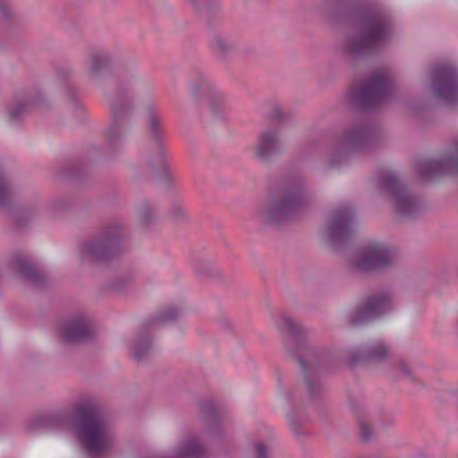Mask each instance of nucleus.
Here are the masks:
<instances>
[{"label":"nucleus","instance_id":"23","mask_svg":"<svg viewBox=\"0 0 458 458\" xmlns=\"http://www.w3.org/2000/svg\"><path fill=\"white\" fill-rule=\"evenodd\" d=\"M72 72L67 68H58L55 72V77L64 82V90L68 103L72 106L75 114L81 117L83 108L77 96L75 88L69 81H66L71 76Z\"/></svg>","mask_w":458,"mask_h":458},{"label":"nucleus","instance_id":"11","mask_svg":"<svg viewBox=\"0 0 458 458\" xmlns=\"http://www.w3.org/2000/svg\"><path fill=\"white\" fill-rule=\"evenodd\" d=\"M391 81L386 72H372L366 81L351 94L355 108L362 111L380 107L390 97Z\"/></svg>","mask_w":458,"mask_h":458},{"label":"nucleus","instance_id":"18","mask_svg":"<svg viewBox=\"0 0 458 458\" xmlns=\"http://www.w3.org/2000/svg\"><path fill=\"white\" fill-rule=\"evenodd\" d=\"M63 342L69 344L89 341L94 336L90 319L84 314H75L62 321L58 327Z\"/></svg>","mask_w":458,"mask_h":458},{"label":"nucleus","instance_id":"39","mask_svg":"<svg viewBox=\"0 0 458 458\" xmlns=\"http://www.w3.org/2000/svg\"><path fill=\"white\" fill-rule=\"evenodd\" d=\"M397 369L403 373V377L411 383L417 384L415 377L412 375L410 366L404 360H399L396 364Z\"/></svg>","mask_w":458,"mask_h":458},{"label":"nucleus","instance_id":"4","mask_svg":"<svg viewBox=\"0 0 458 458\" xmlns=\"http://www.w3.org/2000/svg\"><path fill=\"white\" fill-rule=\"evenodd\" d=\"M73 425L89 454H101L109 448L104 419L99 409L89 402L76 405L73 411L56 409L41 412L33 418L30 429L68 430Z\"/></svg>","mask_w":458,"mask_h":458},{"label":"nucleus","instance_id":"5","mask_svg":"<svg viewBox=\"0 0 458 458\" xmlns=\"http://www.w3.org/2000/svg\"><path fill=\"white\" fill-rule=\"evenodd\" d=\"M309 194L297 174L282 177L257 210L258 220L278 225L293 219L309 205Z\"/></svg>","mask_w":458,"mask_h":458},{"label":"nucleus","instance_id":"13","mask_svg":"<svg viewBox=\"0 0 458 458\" xmlns=\"http://www.w3.org/2000/svg\"><path fill=\"white\" fill-rule=\"evenodd\" d=\"M430 87L437 98L448 106H457L458 68L449 63L436 65L431 71Z\"/></svg>","mask_w":458,"mask_h":458},{"label":"nucleus","instance_id":"36","mask_svg":"<svg viewBox=\"0 0 458 458\" xmlns=\"http://www.w3.org/2000/svg\"><path fill=\"white\" fill-rule=\"evenodd\" d=\"M170 217L174 222H183L186 221L188 217V213L185 208L179 202H174L172 204L170 208Z\"/></svg>","mask_w":458,"mask_h":458},{"label":"nucleus","instance_id":"22","mask_svg":"<svg viewBox=\"0 0 458 458\" xmlns=\"http://www.w3.org/2000/svg\"><path fill=\"white\" fill-rule=\"evenodd\" d=\"M199 412L203 420L207 422L210 434L215 438L224 437L222 431V422L218 417L216 406L212 400H204L199 403Z\"/></svg>","mask_w":458,"mask_h":458},{"label":"nucleus","instance_id":"16","mask_svg":"<svg viewBox=\"0 0 458 458\" xmlns=\"http://www.w3.org/2000/svg\"><path fill=\"white\" fill-rule=\"evenodd\" d=\"M282 127L272 125L261 131L253 146V157L261 164L273 163L283 152Z\"/></svg>","mask_w":458,"mask_h":458},{"label":"nucleus","instance_id":"42","mask_svg":"<svg viewBox=\"0 0 458 458\" xmlns=\"http://www.w3.org/2000/svg\"><path fill=\"white\" fill-rule=\"evenodd\" d=\"M0 16L3 19H10L12 17V11L7 0H0Z\"/></svg>","mask_w":458,"mask_h":458},{"label":"nucleus","instance_id":"26","mask_svg":"<svg viewBox=\"0 0 458 458\" xmlns=\"http://www.w3.org/2000/svg\"><path fill=\"white\" fill-rule=\"evenodd\" d=\"M213 53L222 60L227 59L235 49V44L230 38L220 33H214L209 38Z\"/></svg>","mask_w":458,"mask_h":458},{"label":"nucleus","instance_id":"6","mask_svg":"<svg viewBox=\"0 0 458 458\" xmlns=\"http://www.w3.org/2000/svg\"><path fill=\"white\" fill-rule=\"evenodd\" d=\"M145 130L148 141L152 145L140 149L148 176L164 186H171L175 179L167 167L164 151L165 131L161 114L151 105L146 107Z\"/></svg>","mask_w":458,"mask_h":458},{"label":"nucleus","instance_id":"1","mask_svg":"<svg viewBox=\"0 0 458 458\" xmlns=\"http://www.w3.org/2000/svg\"><path fill=\"white\" fill-rule=\"evenodd\" d=\"M278 327L289 335L284 339V349L299 363L306 394L312 403H318L327 391L320 376L336 367L338 360L328 350L311 345L308 340L310 330L291 317L282 315Z\"/></svg>","mask_w":458,"mask_h":458},{"label":"nucleus","instance_id":"27","mask_svg":"<svg viewBox=\"0 0 458 458\" xmlns=\"http://www.w3.org/2000/svg\"><path fill=\"white\" fill-rule=\"evenodd\" d=\"M137 211L139 222L143 227H150L157 223L159 209L156 203L143 200L138 205Z\"/></svg>","mask_w":458,"mask_h":458},{"label":"nucleus","instance_id":"28","mask_svg":"<svg viewBox=\"0 0 458 458\" xmlns=\"http://www.w3.org/2000/svg\"><path fill=\"white\" fill-rule=\"evenodd\" d=\"M284 397L291 407V411L286 414L290 429L296 436L301 435L304 433L302 424L306 419L299 416V410L295 405L293 394L289 391H284Z\"/></svg>","mask_w":458,"mask_h":458},{"label":"nucleus","instance_id":"38","mask_svg":"<svg viewBox=\"0 0 458 458\" xmlns=\"http://www.w3.org/2000/svg\"><path fill=\"white\" fill-rule=\"evenodd\" d=\"M255 458H272L271 448L264 442L257 441L253 444Z\"/></svg>","mask_w":458,"mask_h":458},{"label":"nucleus","instance_id":"25","mask_svg":"<svg viewBox=\"0 0 458 458\" xmlns=\"http://www.w3.org/2000/svg\"><path fill=\"white\" fill-rule=\"evenodd\" d=\"M191 93L197 101L207 98L216 88L211 80L202 72H197L190 80Z\"/></svg>","mask_w":458,"mask_h":458},{"label":"nucleus","instance_id":"12","mask_svg":"<svg viewBox=\"0 0 458 458\" xmlns=\"http://www.w3.org/2000/svg\"><path fill=\"white\" fill-rule=\"evenodd\" d=\"M183 314V309L169 305L163 308L157 316L145 320L141 325L140 332L135 338L131 345L132 356L135 361L141 362L146 360L152 352V343L149 336V330L158 323H169L176 321Z\"/></svg>","mask_w":458,"mask_h":458},{"label":"nucleus","instance_id":"41","mask_svg":"<svg viewBox=\"0 0 458 458\" xmlns=\"http://www.w3.org/2000/svg\"><path fill=\"white\" fill-rule=\"evenodd\" d=\"M269 118L273 121L284 122L287 120V114L280 106H275L269 114Z\"/></svg>","mask_w":458,"mask_h":458},{"label":"nucleus","instance_id":"29","mask_svg":"<svg viewBox=\"0 0 458 458\" xmlns=\"http://www.w3.org/2000/svg\"><path fill=\"white\" fill-rule=\"evenodd\" d=\"M13 199V185L5 169L0 165V209L10 208Z\"/></svg>","mask_w":458,"mask_h":458},{"label":"nucleus","instance_id":"31","mask_svg":"<svg viewBox=\"0 0 458 458\" xmlns=\"http://www.w3.org/2000/svg\"><path fill=\"white\" fill-rule=\"evenodd\" d=\"M72 207V201L65 197H58L47 203L46 208L51 215L57 216L69 210Z\"/></svg>","mask_w":458,"mask_h":458},{"label":"nucleus","instance_id":"40","mask_svg":"<svg viewBox=\"0 0 458 458\" xmlns=\"http://www.w3.org/2000/svg\"><path fill=\"white\" fill-rule=\"evenodd\" d=\"M130 284V279L127 277H117L110 284V290L114 292L123 291Z\"/></svg>","mask_w":458,"mask_h":458},{"label":"nucleus","instance_id":"2","mask_svg":"<svg viewBox=\"0 0 458 458\" xmlns=\"http://www.w3.org/2000/svg\"><path fill=\"white\" fill-rule=\"evenodd\" d=\"M345 15L354 29L342 47L343 56L351 66L376 55L390 41L394 24L384 10L349 4Z\"/></svg>","mask_w":458,"mask_h":458},{"label":"nucleus","instance_id":"24","mask_svg":"<svg viewBox=\"0 0 458 458\" xmlns=\"http://www.w3.org/2000/svg\"><path fill=\"white\" fill-rule=\"evenodd\" d=\"M35 96H26L23 98L16 100L14 106L9 112V120L12 123L19 122L32 107L39 106L43 101L40 92L36 91Z\"/></svg>","mask_w":458,"mask_h":458},{"label":"nucleus","instance_id":"3","mask_svg":"<svg viewBox=\"0 0 458 458\" xmlns=\"http://www.w3.org/2000/svg\"><path fill=\"white\" fill-rule=\"evenodd\" d=\"M148 89V84L132 66L120 70L114 94H106L110 123L104 132L106 150L111 157L123 148L133 131L136 100Z\"/></svg>","mask_w":458,"mask_h":458},{"label":"nucleus","instance_id":"14","mask_svg":"<svg viewBox=\"0 0 458 458\" xmlns=\"http://www.w3.org/2000/svg\"><path fill=\"white\" fill-rule=\"evenodd\" d=\"M391 310V297L386 292L369 295L357 309L349 314L351 326H361L381 318Z\"/></svg>","mask_w":458,"mask_h":458},{"label":"nucleus","instance_id":"35","mask_svg":"<svg viewBox=\"0 0 458 458\" xmlns=\"http://www.w3.org/2000/svg\"><path fill=\"white\" fill-rule=\"evenodd\" d=\"M194 269L197 273L207 276H217L219 271L216 269L211 264L204 260H197L194 263Z\"/></svg>","mask_w":458,"mask_h":458},{"label":"nucleus","instance_id":"32","mask_svg":"<svg viewBox=\"0 0 458 458\" xmlns=\"http://www.w3.org/2000/svg\"><path fill=\"white\" fill-rule=\"evenodd\" d=\"M205 99L208 100L210 110L215 115L220 114L227 100L226 97L216 89Z\"/></svg>","mask_w":458,"mask_h":458},{"label":"nucleus","instance_id":"37","mask_svg":"<svg viewBox=\"0 0 458 458\" xmlns=\"http://www.w3.org/2000/svg\"><path fill=\"white\" fill-rule=\"evenodd\" d=\"M86 173V166L80 163L72 164L64 169V176L80 179Z\"/></svg>","mask_w":458,"mask_h":458},{"label":"nucleus","instance_id":"43","mask_svg":"<svg viewBox=\"0 0 458 458\" xmlns=\"http://www.w3.org/2000/svg\"><path fill=\"white\" fill-rule=\"evenodd\" d=\"M191 4L195 8V10L199 13L201 11L200 4L199 0H188Z\"/></svg>","mask_w":458,"mask_h":458},{"label":"nucleus","instance_id":"15","mask_svg":"<svg viewBox=\"0 0 458 458\" xmlns=\"http://www.w3.org/2000/svg\"><path fill=\"white\" fill-rule=\"evenodd\" d=\"M355 224L354 209L349 205L339 207L328 218L326 227L327 240L333 244L347 242L355 230Z\"/></svg>","mask_w":458,"mask_h":458},{"label":"nucleus","instance_id":"17","mask_svg":"<svg viewBox=\"0 0 458 458\" xmlns=\"http://www.w3.org/2000/svg\"><path fill=\"white\" fill-rule=\"evenodd\" d=\"M416 174L425 182L444 174L458 172V138L453 141V149L447 155L437 159H421L416 163Z\"/></svg>","mask_w":458,"mask_h":458},{"label":"nucleus","instance_id":"19","mask_svg":"<svg viewBox=\"0 0 458 458\" xmlns=\"http://www.w3.org/2000/svg\"><path fill=\"white\" fill-rule=\"evenodd\" d=\"M390 356V348L387 344L378 340L376 342L365 343L352 352L348 358L350 368L369 363H382Z\"/></svg>","mask_w":458,"mask_h":458},{"label":"nucleus","instance_id":"7","mask_svg":"<svg viewBox=\"0 0 458 458\" xmlns=\"http://www.w3.org/2000/svg\"><path fill=\"white\" fill-rule=\"evenodd\" d=\"M124 223L114 217L106 221L98 233L81 245V255L95 263L106 264L117 259L123 251Z\"/></svg>","mask_w":458,"mask_h":458},{"label":"nucleus","instance_id":"20","mask_svg":"<svg viewBox=\"0 0 458 458\" xmlns=\"http://www.w3.org/2000/svg\"><path fill=\"white\" fill-rule=\"evenodd\" d=\"M114 62V56L108 51H92L89 55L87 61L90 81L95 83H99L103 77L111 72Z\"/></svg>","mask_w":458,"mask_h":458},{"label":"nucleus","instance_id":"8","mask_svg":"<svg viewBox=\"0 0 458 458\" xmlns=\"http://www.w3.org/2000/svg\"><path fill=\"white\" fill-rule=\"evenodd\" d=\"M377 138L375 124L362 119L344 130L334 147L328 163L332 167H339L348 161L353 153L364 151L372 147Z\"/></svg>","mask_w":458,"mask_h":458},{"label":"nucleus","instance_id":"10","mask_svg":"<svg viewBox=\"0 0 458 458\" xmlns=\"http://www.w3.org/2000/svg\"><path fill=\"white\" fill-rule=\"evenodd\" d=\"M395 250L382 242H373L354 252L349 259V267L354 273L373 274L393 267Z\"/></svg>","mask_w":458,"mask_h":458},{"label":"nucleus","instance_id":"9","mask_svg":"<svg viewBox=\"0 0 458 458\" xmlns=\"http://www.w3.org/2000/svg\"><path fill=\"white\" fill-rule=\"evenodd\" d=\"M374 182L377 191L392 203L397 216L412 219L421 211L420 199L408 190L395 172L380 170L376 174Z\"/></svg>","mask_w":458,"mask_h":458},{"label":"nucleus","instance_id":"34","mask_svg":"<svg viewBox=\"0 0 458 458\" xmlns=\"http://www.w3.org/2000/svg\"><path fill=\"white\" fill-rule=\"evenodd\" d=\"M39 213V207H29L24 209H22L17 218H16V225L20 228L25 227L27 225L26 220H30L34 216H36Z\"/></svg>","mask_w":458,"mask_h":458},{"label":"nucleus","instance_id":"44","mask_svg":"<svg viewBox=\"0 0 458 458\" xmlns=\"http://www.w3.org/2000/svg\"><path fill=\"white\" fill-rule=\"evenodd\" d=\"M220 325L225 329H229L231 327L230 322L227 319H221Z\"/></svg>","mask_w":458,"mask_h":458},{"label":"nucleus","instance_id":"33","mask_svg":"<svg viewBox=\"0 0 458 458\" xmlns=\"http://www.w3.org/2000/svg\"><path fill=\"white\" fill-rule=\"evenodd\" d=\"M207 6V22L213 25L220 19L221 5L219 0H205Z\"/></svg>","mask_w":458,"mask_h":458},{"label":"nucleus","instance_id":"21","mask_svg":"<svg viewBox=\"0 0 458 458\" xmlns=\"http://www.w3.org/2000/svg\"><path fill=\"white\" fill-rule=\"evenodd\" d=\"M10 266L17 271L23 278L33 284H40L44 282L45 276L38 270L35 265L26 257L17 254L10 260Z\"/></svg>","mask_w":458,"mask_h":458},{"label":"nucleus","instance_id":"30","mask_svg":"<svg viewBox=\"0 0 458 458\" xmlns=\"http://www.w3.org/2000/svg\"><path fill=\"white\" fill-rule=\"evenodd\" d=\"M349 406L357 416V423L359 426L360 439L363 442L370 440L373 435V430L370 424L367 420L366 416L360 413L362 410L361 404L357 401L349 398Z\"/></svg>","mask_w":458,"mask_h":458}]
</instances>
